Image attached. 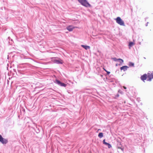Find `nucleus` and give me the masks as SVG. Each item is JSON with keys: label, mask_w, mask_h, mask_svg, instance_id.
<instances>
[{"label": "nucleus", "mask_w": 153, "mask_h": 153, "mask_svg": "<svg viewBox=\"0 0 153 153\" xmlns=\"http://www.w3.org/2000/svg\"><path fill=\"white\" fill-rule=\"evenodd\" d=\"M81 4L86 7H91V5L86 0H84Z\"/></svg>", "instance_id": "nucleus-2"}, {"label": "nucleus", "mask_w": 153, "mask_h": 153, "mask_svg": "<svg viewBox=\"0 0 153 153\" xmlns=\"http://www.w3.org/2000/svg\"><path fill=\"white\" fill-rule=\"evenodd\" d=\"M115 20H116L117 23L120 25L121 26L125 25V24L124 21L120 17H117Z\"/></svg>", "instance_id": "nucleus-1"}, {"label": "nucleus", "mask_w": 153, "mask_h": 153, "mask_svg": "<svg viewBox=\"0 0 153 153\" xmlns=\"http://www.w3.org/2000/svg\"><path fill=\"white\" fill-rule=\"evenodd\" d=\"M123 88H125V89H126V87L125 86H123Z\"/></svg>", "instance_id": "nucleus-20"}, {"label": "nucleus", "mask_w": 153, "mask_h": 153, "mask_svg": "<svg viewBox=\"0 0 153 153\" xmlns=\"http://www.w3.org/2000/svg\"><path fill=\"white\" fill-rule=\"evenodd\" d=\"M78 1L81 4L82 2L84 1V0H78Z\"/></svg>", "instance_id": "nucleus-17"}, {"label": "nucleus", "mask_w": 153, "mask_h": 153, "mask_svg": "<svg viewBox=\"0 0 153 153\" xmlns=\"http://www.w3.org/2000/svg\"><path fill=\"white\" fill-rule=\"evenodd\" d=\"M147 75L148 80L150 81H151L153 79V74L150 72L148 73Z\"/></svg>", "instance_id": "nucleus-4"}, {"label": "nucleus", "mask_w": 153, "mask_h": 153, "mask_svg": "<svg viewBox=\"0 0 153 153\" xmlns=\"http://www.w3.org/2000/svg\"><path fill=\"white\" fill-rule=\"evenodd\" d=\"M107 73L108 74H109L110 73V72H108V71Z\"/></svg>", "instance_id": "nucleus-19"}, {"label": "nucleus", "mask_w": 153, "mask_h": 153, "mask_svg": "<svg viewBox=\"0 0 153 153\" xmlns=\"http://www.w3.org/2000/svg\"><path fill=\"white\" fill-rule=\"evenodd\" d=\"M52 61L54 63L57 64H62L63 63V61L61 60V59H54V60H53Z\"/></svg>", "instance_id": "nucleus-3"}, {"label": "nucleus", "mask_w": 153, "mask_h": 153, "mask_svg": "<svg viewBox=\"0 0 153 153\" xmlns=\"http://www.w3.org/2000/svg\"><path fill=\"white\" fill-rule=\"evenodd\" d=\"M118 61H119L120 63L122 64L123 62V59H121L119 58L118 59Z\"/></svg>", "instance_id": "nucleus-14"}, {"label": "nucleus", "mask_w": 153, "mask_h": 153, "mask_svg": "<svg viewBox=\"0 0 153 153\" xmlns=\"http://www.w3.org/2000/svg\"><path fill=\"white\" fill-rule=\"evenodd\" d=\"M119 95L118 94H117V97H119Z\"/></svg>", "instance_id": "nucleus-21"}, {"label": "nucleus", "mask_w": 153, "mask_h": 153, "mask_svg": "<svg viewBox=\"0 0 153 153\" xmlns=\"http://www.w3.org/2000/svg\"><path fill=\"white\" fill-rule=\"evenodd\" d=\"M103 69H104L105 71H106V70L104 68H103Z\"/></svg>", "instance_id": "nucleus-23"}, {"label": "nucleus", "mask_w": 153, "mask_h": 153, "mask_svg": "<svg viewBox=\"0 0 153 153\" xmlns=\"http://www.w3.org/2000/svg\"><path fill=\"white\" fill-rule=\"evenodd\" d=\"M113 59L115 61H118V59H117V58H116L115 57H114V58H113Z\"/></svg>", "instance_id": "nucleus-16"}, {"label": "nucleus", "mask_w": 153, "mask_h": 153, "mask_svg": "<svg viewBox=\"0 0 153 153\" xmlns=\"http://www.w3.org/2000/svg\"><path fill=\"white\" fill-rule=\"evenodd\" d=\"M135 45V43L134 42H130L129 43L128 46L129 47V48H130L131 47H132V46H133L134 45Z\"/></svg>", "instance_id": "nucleus-11"}, {"label": "nucleus", "mask_w": 153, "mask_h": 153, "mask_svg": "<svg viewBox=\"0 0 153 153\" xmlns=\"http://www.w3.org/2000/svg\"><path fill=\"white\" fill-rule=\"evenodd\" d=\"M100 129H98V131H100Z\"/></svg>", "instance_id": "nucleus-25"}, {"label": "nucleus", "mask_w": 153, "mask_h": 153, "mask_svg": "<svg viewBox=\"0 0 153 153\" xmlns=\"http://www.w3.org/2000/svg\"><path fill=\"white\" fill-rule=\"evenodd\" d=\"M56 81L57 84L61 86L65 87L67 85L65 84L64 83L58 80H56Z\"/></svg>", "instance_id": "nucleus-6"}, {"label": "nucleus", "mask_w": 153, "mask_h": 153, "mask_svg": "<svg viewBox=\"0 0 153 153\" xmlns=\"http://www.w3.org/2000/svg\"><path fill=\"white\" fill-rule=\"evenodd\" d=\"M117 65H118L117 64H116V66H117Z\"/></svg>", "instance_id": "nucleus-22"}, {"label": "nucleus", "mask_w": 153, "mask_h": 153, "mask_svg": "<svg viewBox=\"0 0 153 153\" xmlns=\"http://www.w3.org/2000/svg\"><path fill=\"white\" fill-rule=\"evenodd\" d=\"M106 71V72H107V71H107L106 70V71Z\"/></svg>", "instance_id": "nucleus-26"}, {"label": "nucleus", "mask_w": 153, "mask_h": 153, "mask_svg": "<svg viewBox=\"0 0 153 153\" xmlns=\"http://www.w3.org/2000/svg\"><path fill=\"white\" fill-rule=\"evenodd\" d=\"M128 67L126 66H123L120 68L121 70H123L124 71H126Z\"/></svg>", "instance_id": "nucleus-9"}, {"label": "nucleus", "mask_w": 153, "mask_h": 153, "mask_svg": "<svg viewBox=\"0 0 153 153\" xmlns=\"http://www.w3.org/2000/svg\"><path fill=\"white\" fill-rule=\"evenodd\" d=\"M0 142L3 144H6L7 143L8 141L7 139L3 138L0 134Z\"/></svg>", "instance_id": "nucleus-5"}, {"label": "nucleus", "mask_w": 153, "mask_h": 153, "mask_svg": "<svg viewBox=\"0 0 153 153\" xmlns=\"http://www.w3.org/2000/svg\"><path fill=\"white\" fill-rule=\"evenodd\" d=\"M118 149H120V148H120V147H118Z\"/></svg>", "instance_id": "nucleus-24"}, {"label": "nucleus", "mask_w": 153, "mask_h": 153, "mask_svg": "<svg viewBox=\"0 0 153 153\" xmlns=\"http://www.w3.org/2000/svg\"><path fill=\"white\" fill-rule=\"evenodd\" d=\"M105 145L106 146H107L108 147V148H110L111 147V145H110V144L108 143H105Z\"/></svg>", "instance_id": "nucleus-13"}, {"label": "nucleus", "mask_w": 153, "mask_h": 153, "mask_svg": "<svg viewBox=\"0 0 153 153\" xmlns=\"http://www.w3.org/2000/svg\"><path fill=\"white\" fill-rule=\"evenodd\" d=\"M81 46L82 48H85V50H87L90 48V47L88 46L84 45H82Z\"/></svg>", "instance_id": "nucleus-10"}, {"label": "nucleus", "mask_w": 153, "mask_h": 153, "mask_svg": "<svg viewBox=\"0 0 153 153\" xmlns=\"http://www.w3.org/2000/svg\"><path fill=\"white\" fill-rule=\"evenodd\" d=\"M76 27H74L72 25H69L66 28L68 31H72L74 28Z\"/></svg>", "instance_id": "nucleus-7"}, {"label": "nucleus", "mask_w": 153, "mask_h": 153, "mask_svg": "<svg viewBox=\"0 0 153 153\" xmlns=\"http://www.w3.org/2000/svg\"><path fill=\"white\" fill-rule=\"evenodd\" d=\"M147 78V74H145L141 76L140 77L141 79L144 81V80H146Z\"/></svg>", "instance_id": "nucleus-8"}, {"label": "nucleus", "mask_w": 153, "mask_h": 153, "mask_svg": "<svg viewBox=\"0 0 153 153\" xmlns=\"http://www.w3.org/2000/svg\"><path fill=\"white\" fill-rule=\"evenodd\" d=\"M134 63L132 62H130L129 63V66H134Z\"/></svg>", "instance_id": "nucleus-15"}, {"label": "nucleus", "mask_w": 153, "mask_h": 153, "mask_svg": "<svg viewBox=\"0 0 153 153\" xmlns=\"http://www.w3.org/2000/svg\"><path fill=\"white\" fill-rule=\"evenodd\" d=\"M107 143V142H105V140H103V143L104 144H105V143Z\"/></svg>", "instance_id": "nucleus-18"}, {"label": "nucleus", "mask_w": 153, "mask_h": 153, "mask_svg": "<svg viewBox=\"0 0 153 153\" xmlns=\"http://www.w3.org/2000/svg\"><path fill=\"white\" fill-rule=\"evenodd\" d=\"M98 137L100 138L102 137L103 136V133H100L98 135Z\"/></svg>", "instance_id": "nucleus-12"}]
</instances>
